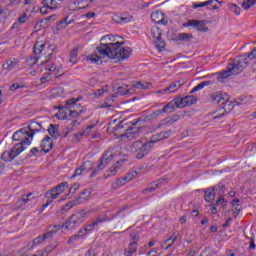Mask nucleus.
Listing matches in <instances>:
<instances>
[{
	"label": "nucleus",
	"mask_w": 256,
	"mask_h": 256,
	"mask_svg": "<svg viewBox=\"0 0 256 256\" xmlns=\"http://www.w3.org/2000/svg\"><path fill=\"white\" fill-rule=\"evenodd\" d=\"M117 39H121V36L113 34L103 36L100 39V45L96 47L97 52L88 55L86 61H91V63L96 64H98L99 61L103 63L102 59H106V57L109 58L113 51V45H115V43L111 41H117Z\"/></svg>",
	"instance_id": "f257e3e1"
},
{
	"label": "nucleus",
	"mask_w": 256,
	"mask_h": 256,
	"mask_svg": "<svg viewBox=\"0 0 256 256\" xmlns=\"http://www.w3.org/2000/svg\"><path fill=\"white\" fill-rule=\"evenodd\" d=\"M247 54L240 55L234 58L229 64L226 70H223L221 73L211 74L203 76L202 79H211L217 75L216 81L223 83L224 79L231 77V75H239L247 67L249 62L247 61Z\"/></svg>",
	"instance_id": "f03ea898"
},
{
	"label": "nucleus",
	"mask_w": 256,
	"mask_h": 256,
	"mask_svg": "<svg viewBox=\"0 0 256 256\" xmlns=\"http://www.w3.org/2000/svg\"><path fill=\"white\" fill-rule=\"evenodd\" d=\"M88 213H91V210H80L74 214H72L68 219H66L64 225L61 227H65L68 231H73L77 229V227L83 224L85 217H87Z\"/></svg>",
	"instance_id": "7ed1b4c3"
},
{
	"label": "nucleus",
	"mask_w": 256,
	"mask_h": 256,
	"mask_svg": "<svg viewBox=\"0 0 256 256\" xmlns=\"http://www.w3.org/2000/svg\"><path fill=\"white\" fill-rule=\"evenodd\" d=\"M112 45V52L110 53L109 59H117L118 61H125L131 57V48H123L121 45H125V41L115 42Z\"/></svg>",
	"instance_id": "20e7f679"
},
{
	"label": "nucleus",
	"mask_w": 256,
	"mask_h": 256,
	"mask_svg": "<svg viewBox=\"0 0 256 256\" xmlns=\"http://www.w3.org/2000/svg\"><path fill=\"white\" fill-rule=\"evenodd\" d=\"M151 149L153 148L150 147L148 142L143 143L141 140L135 141L131 145V151L133 154H135V159H143L147 157V155L151 153Z\"/></svg>",
	"instance_id": "39448f33"
},
{
	"label": "nucleus",
	"mask_w": 256,
	"mask_h": 256,
	"mask_svg": "<svg viewBox=\"0 0 256 256\" xmlns=\"http://www.w3.org/2000/svg\"><path fill=\"white\" fill-rule=\"evenodd\" d=\"M13 141H20V143H17L15 145H19L20 149L22 151H25L27 147L25 145H31V137H29V131H27V128H22L18 131H16L12 136Z\"/></svg>",
	"instance_id": "423d86ee"
},
{
	"label": "nucleus",
	"mask_w": 256,
	"mask_h": 256,
	"mask_svg": "<svg viewBox=\"0 0 256 256\" xmlns=\"http://www.w3.org/2000/svg\"><path fill=\"white\" fill-rule=\"evenodd\" d=\"M91 196V192H88L87 189H83L79 196L70 202H68L66 205H64L61 209V213H66V211H69L71 207H75V205H81V203H85Z\"/></svg>",
	"instance_id": "0eeeda50"
},
{
	"label": "nucleus",
	"mask_w": 256,
	"mask_h": 256,
	"mask_svg": "<svg viewBox=\"0 0 256 256\" xmlns=\"http://www.w3.org/2000/svg\"><path fill=\"white\" fill-rule=\"evenodd\" d=\"M45 42H35L34 44V57L31 56L28 60H27V64L30 65V67H33V65H37L39 59H41V57L39 55H41L43 53V51H45Z\"/></svg>",
	"instance_id": "6e6552de"
},
{
	"label": "nucleus",
	"mask_w": 256,
	"mask_h": 256,
	"mask_svg": "<svg viewBox=\"0 0 256 256\" xmlns=\"http://www.w3.org/2000/svg\"><path fill=\"white\" fill-rule=\"evenodd\" d=\"M23 153V148L19 145H14V147L8 152L4 151L1 155L2 161H5L6 163H11L15 157H18V155H21Z\"/></svg>",
	"instance_id": "1a4fd4ad"
},
{
	"label": "nucleus",
	"mask_w": 256,
	"mask_h": 256,
	"mask_svg": "<svg viewBox=\"0 0 256 256\" xmlns=\"http://www.w3.org/2000/svg\"><path fill=\"white\" fill-rule=\"evenodd\" d=\"M67 187H69V183L68 182H61L60 184H58L56 187L48 190L46 193V197H53V199H58L59 195H61L62 193L65 192V189H67Z\"/></svg>",
	"instance_id": "9d476101"
},
{
	"label": "nucleus",
	"mask_w": 256,
	"mask_h": 256,
	"mask_svg": "<svg viewBox=\"0 0 256 256\" xmlns=\"http://www.w3.org/2000/svg\"><path fill=\"white\" fill-rule=\"evenodd\" d=\"M57 233V230H51L45 234H43L42 236H38L36 237L32 243H28L27 247H29V249H33V247H35V245H41V243L47 241V239H53V235H55Z\"/></svg>",
	"instance_id": "9b49d317"
},
{
	"label": "nucleus",
	"mask_w": 256,
	"mask_h": 256,
	"mask_svg": "<svg viewBox=\"0 0 256 256\" xmlns=\"http://www.w3.org/2000/svg\"><path fill=\"white\" fill-rule=\"evenodd\" d=\"M184 27H194L196 31H200V33H207V31H209V27L205 26V21L203 20H189L184 23Z\"/></svg>",
	"instance_id": "f8f14e48"
},
{
	"label": "nucleus",
	"mask_w": 256,
	"mask_h": 256,
	"mask_svg": "<svg viewBox=\"0 0 256 256\" xmlns=\"http://www.w3.org/2000/svg\"><path fill=\"white\" fill-rule=\"evenodd\" d=\"M209 99L210 101H212V103H217V105H220V107L221 105H223V103H225V105H229V102L227 101V99H229V96L219 91H216L210 94Z\"/></svg>",
	"instance_id": "ddd939ff"
},
{
	"label": "nucleus",
	"mask_w": 256,
	"mask_h": 256,
	"mask_svg": "<svg viewBox=\"0 0 256 256\" xmlns=\"http://www.w3.org/2000/svg\"><path fill=\"white\" fill-rule=\"evenodd\" d=\"M78 101H81V97L71 98L66 101V106H59V111L66 119H69V109H73Z\"/></svg>",
	"instance_id": "4468645a"
},
{
	"label": "nucleus",
	"mask_w": 256,
	"mask_h": 256,
	"mask_svg": "<svg viewBox=\"0 0 256 256\" xmlns=\"http://www.w3.org/2000/svg\"><path fill=\"white\" fill-rule=\"evenodd\" d=\"M33 195V192L23 194L16 202V209H25V207H27V205H29V203L35 199V196Z\"/></svg>",
	"instance_id": "2eb2a0df"
},
{
	"label": "nucleus",
	"mask_w": 256,
	"mask_h": 256,
	"mask_svg": "<svg viewBox=\"0 0 256 256\" xmlns=\"http://www.w3.org/2000/svg\"><path fill=\"white\" fill-rule=\"evenodd\" d=\"M139 131H141V128H135L133 126H128L124 133L121 134V139H127L128 141H132V139H137L139 137Z\"/></svg>",
	"instance_id": "dca6fc26"
},
{
	"label": "nucleus",
	"mask_w": 256,
	"mask_h": 256,
	"mask_svg": "<svg viewBox=\"0 0 256 256\" xmlns=\"http://www.w3.org/2000/svg\"><path fill=\"white\" fill-rule=\"evenodd\" d=\"M198 98L193 95H188L185 97H178V107L183 109V107H191V105H195L197 103Z\"/></svg>",
	"instance_id": "f3484780"
},
{
	"label": "nucleus",
	"mask_w": 256,
	"mask_h": 256,
	"mask_svg": "<svg viewBox=\"0 0 256 256\" xmlns=\"http://www.w3.org/2000/svg\"><path fill=\"white\" fill-rule=\"evenodd\" d=\"M135 177H137V171H133L132 173H129L127 176L119 178L118 180L115 181V183L112 184V187H123V185L129 183V181H133Z\"/></svg>",
	"instance_id": "a211bd4d"
},
{
	"label": "nucleus",
	"mask_w": 256,
	"mask_h": 256,
	"mask_svg": "<svg viewBox=\"0 0 256 256\" xmlns=\"http://www.w3.org/2000/svg\"><path fill=\"white\" fill-rule=\"evenodd\" d=\"M151 19L154 23L158 25H167L168 20L165 19V13L163 11L157 10L151 13Z\"/></svg>",
	"instance_id": "6ab92c4d"
},
{
	"label": "nucleus",
	"mask_w": 256,
	"mask_h": 256,
	"mask_svg": "<svg viewBox=\"0 0 256 256\" xmlns=\"http://www.w3.org/2000/svg\"><path fill=\"white\" fill-rule=\"evenodd\" d=\"M182 85L183 83H181V81H176L174 83H171L168 87L158 90L157 93L162 95H169V93H175L177 89H181Z\"/></svg>",
	"instance_id": "aec40b11"
},
{
	"label": "nucleus",
	"mask_w": 256,
	"mask_h": 256,
	"mask_svg": "<svg viewBox=\"0 0 256 256\" xmlns=\"http://www.w3.org/2000/svg\"><path fill=\"white\" fill-rule=\"evenodd\" d=\"M175 109H181V106H179V97L174 98L168 104H166L162 108V111L169 114L175 112Z\"/></svg>",
	"instance_id": "412c9836"
},
{
	"label": "nucleus",
	"mask_w": 256,
	"mask_h": 256,
	"mask_svg": "<svg viewBox=\"0 0 256 256\" xmlns=\"http://www.w3.org/2000/svg\"><path fill=\"white\" fill-rule=\"evenodd\" d=\"M115 157V154L109 150H107L106 152H104L100 158V167H103L105 169V167H107V165H109L110 162L113 161V158Z\"/></svg>",
	"instance_id": "4be33fe9"
},
{
	"label": "nucleus",
	"mask_w": 256,
	"mask_h": 256,
	"mask_svg": "<svg viewBox=\"0 0 256 256\" xmlns=\"http://www.w3.org/2000/svg\"><path fill=\"white\" fill-rule=\"evenodd\" d=\"M28 129V134L31 140H33V137H35V133H39L41 129H43V126L39 122L32 121L30 122V125L26 127V130Z\"/></svg>",
	"instance_id": "5701e85b"
},
{
	"label": "nucleus",
	"mask_w": 256,
	"mask_h": 256,
	"mask_svg": "<svg viewBox=\"0 0 256 256\" xmlns=\"http://www.w3.org/2000/svg\"><path fill=\"white\" fill-rule=\"evenodd\" d=\"M114 94H112V99H115L118 95H129L131 93V89H127V84H122L121 86L115 85L113 87Z\"/></svg>",
	"instance_id": "b1692460"
},
{
	"label": "nucleus",
	"mask_w": 256,
	"mask_h": 256,
	"mask_svg": "<svg viewBox=\"0 0 256 256\" xmlns=\"http://www.w3.org/2000/svg\"><path fill=\"white\" fill-rule=\"evenodd\" d=\"M40 147L43 153H50V151L53 149V141L49 135L44 137V139L41 141Z\"/></svg>",
	"instance_id": "393cba45"
},
{
	"label": "nucleus",
	"mask_w": 256,
	"mask_h": 256,
	"mask_svg": "<svg viewBox=\"0 0 256 256\" xmlns=\"http://www.w3.org/2000/svg\"><path fill=\"white\" fill-rule=\"evenodd\" d=\"M47 131L52 139H59V137H61V134L59 133V125L50 124Z\"/></svg>",
	"instance_id": "a878e982"
},
{
	"label": "nucleus",
	"mask_w": 256,
	"mask_h": 256,
	"mask_svg": "<svg viewBox=\"0 0 256 256\" xmlns=\"http://www.w3.org/2000/svg\"><path fill=\"white\" fill-rule=\"evenodd\" d=\"M127 127L129 126H127V123H125V120H123L113 127V131L114 133H116V135H119V137H121V135L125 133V129H127Z\"/></svg>",
	"instance_id": "bb28decb"
},
{
	"label": "nucleus",
	"mask_w": 256,
	"mask_h": 256,
	"mask_svg": "<svg viewBox=\"0 0 256 256\" xmlns=\"http://www.w3.org/2000/svg\"><path fill=\"white\" fill-rule=\"evenodd\" d=\"M215 191H217V186L208 188L204 192V199H205V201H207V203H211V201H213V199H215Z\"/></svg>",
	"instance_id": "cd10ccee"
},
{
	"label": "nucleus",
	"mask_w": 256,
	"mask_h": 256,
	"mask_svg": "<svg viewBox=\"0 0 256 256\" xmlns=\"http://www.w3.org/2000/svg\"><path fill=\"white\" fill-rule=\"evenodd\" d=\"M47 51H48V55L46 56L45 60L41 63L42 65H43V63H49V61L53 57V53H55V51H57V45L50 44L48 46Z\"/></svg>",
	"instance_id": "c85d7f7f"
},
{
	"label": "nucleus",
	"mask_w": 256,
	"mask_h": 256,
	"mask_svg": "<svg viewBox=\"0 0 256 256\" xmlns=\"http://www.w3.org/2000/svg\"><path fill=\"white\" fill-rule=\"evenodd\" d=\"M159 141H163V138L161 137V133H156L153 134L150 138L149 141H147L146 143H148L150 145V147L153 149V146L155 145V143H159Z\"/></svg>",
	"instance_id": "c756f323"
},
{
	"label": "nucleus",
	"mask_w": 256,
	"mask_h": 256,
	"mask_svg": "<svg viewBox=\"0 0 256 256\" xmlns=\"http://www.w3.org/2000/svg\"><path fill=\"white\" fill-rule=\"evenodd\" d=\"M57 245H59V244H55V245L51 244V245H48V246L45 248V250H42V251L38 252V253L35 254L34 256H47V255H49V253H51V251H53L54 249L57 248Z\"/></svg>",
	"instance_id": "7c9ffc66"
},
{
	"label": "nucleus",
	"mask_w": 256,
	"mask_h": 256,
	"mask_svg": "<svg viewBox=\"0 0 256 256\" xmlns=\"http://www.w3.org/2000/svg\"><path fill=\"white\" fill-rule=\"evenodd\" d=\"M17 67V62L12 59L6 60V63L3 64L2 69L5 71H11V69H15Z\"/></svg>",
	"instance_id": "2f4dec72"
},
{
	"label": "nucleus",
	"mask_w": 256,
	"mask_h": 256,
	"mask_svg": "<svg viewBox=\"0 0 256 256\" xmlns=\"http://www.w3.org/2000/svg\"><path fill=\"white\" fill-rule=\"evenodd\" d=\"M227 108L226 107H222L217 109L213 114L215 115L213 117V119H221V117H225V115H227Z\"/></svg>",
	"instance_id": "473e14b6"
},
{
	"label": "nucleus",
	"mask_w": 256,
	"mask_h": 256,
	"mask_svg": "<svg viewBox=\"0 0 256 256\" xmlns=\"http://www.w3.org/2000/svg\"><path fill=\"white\" fill-rule=\"evenodd\" d=\"M191 39H193V34L191 33H179L176 36L177 41H190Z\"/></svg>",
	"instance_id": "72a5a7b5"
},
{
	"label": "nucleus",
	"mask_w": 256,
	"mask_h": 256,
	"mask_svg": "<svg viewBox=\"0 0 256 256\" xmlns=\"http://www.w3.org/2000/svg\"><path fill=\"white\" fill-rule=\"evenodd\" d=\"M89 162H84L81 167L77 168L74 172V174L71 176V179H75V177H80V175H83V171L87 169L86 165Z\"/></svg>",
	"instance_id": "f704fd0d"
},
{
	"label": "nucleus",
	"mask_w": 256,
	"mask_h": 256,
	"mask_svg": "<svg viewBox=\"0 0 256 256\" xmlns=\"http://www.w3.org/2000/svg\"><path fill=\"white\" fill-rule=\"evenodd\" d=\"M151 35L155 40H157L160 39L161 35H163V32L159 27H153L151 28Z\"/></svg>",
	"instance_id": "c9c22d12"
},
{
	"label": "nucleus",
	"mask_w": 256,
	"mask_h": 256,
	"mask_svg": "<svg viewBox=\"0 0 256 256\" xmlns=\"http://www.w3.org/2000/svg\"><path fill=\"white\" fill-rule=\"evenodd\" d=\"M154 43L158 51H163V49H165V40L162 37H160V39L154 40Z\"/></svg>",
	"instance_id": "e433bc0d"
},
{
	"label": "nucleus",
	"mask_w": 256,
	"mask_h": 256,
	"mask_svg": "<svg viewBox=\"0 0 256 256\" xmlns=\"http://www.w3.org/2000/svg\"><path fill=\"white\" fill-rule=\"evenodd\" d=\"M174 120L171 119V117H167L165 119L162 120V123H160L158 125V129H161L162 127H170V125H173V122Z\"/></svg>",
	"instance_id": "4c0bfd02"
},
{
	"label": "nucleus",
	"mask_w": 256,
	"mask_h": 256,
	"mask_svg": "<svg viewBox=\"0 0 256 256\" xmlns=\"http://www.w3.org/2000/svg\"><path fill=\"white\" fill-rule=\"evenodd\" d=\"M107 221V216H98L91 224L90 227H97L100 223Z\"/></svg>",
	"instance_id": "58836bf2"
},
{
	"label": "nucleus",
	"mask_w": 256,
	"mask_h": 256,
	"mask_svg": "<svg viewBox=\"0 0 256 256\" xmlns=\"http://www.w3.org/2000/svg\"><path fill=\"white\" fill-rule=\"evenodd\" d=\"M256 3V0H244L242 3V7L247 10V9H251V7H253Z\"/></svg>",
	"instance_id": "ea45409f"
},
{
	"label": "nucleus",
	"mask_w": 256,
	"mask_h": 256,
	"mask_svg": "<svg viewBox=\"0 0 256 256\" xmlns=\"http://www.w3.org/2000/svg\"><path fill=\"white\" fill-rule=\"evenodd\" d=\"M216 189H219L218 191L219 197H225V191H227V188L225 187V185H223V183H219L216 186Z\"/></svg>",
	"instance_id": "a19ab883"
},
{
	"label": "nucleus",
	"mask_w": 256,
	"mask_h": 256,
	"mask_svg": "<svg viewBox=\"0 0 256 256\" xmlns=\"http://www.w3.org/2000/svg\"><path fill=\"white\" fill-rule=\"evenodd\" d=\"M229 8L232 13H235V15H241V7L237 4H229Z\"/></svg>",
	"instance_id": "79ce46f5"
},
{
	"label": "nucleus",
	"mask_w": 256,
	"mask_h": 256,
	"mask_svg": "<svg viewBox=\"0 0 256 256\" xmlns=\"http://www.w3.org/2000/svg\"><path fill=\"white\" fill-rule=\"evenodd\" d=\"M45 199H47V202L42 205L41 211H43L46 207H49L50 203L55 201V198L53 196H47V192L44 195Z\"/></svg>",
	"instance_id": "37998d69"
},
{
	"label": "nucleus",
	"mask_w": 256,
	"mask_h": 256,
	"mask_svg": "<svg viewBox=\"0 0 256 256\" xmlns=\"http://www.w3.org/2000/svg\"><path fill=\"white\" fill-rule=\"evenodd\" d=\"M105 168L103 166H101V164H98L96 169H94L92 171V173L90 174V179H93V177H97V175H99L100 171H103Z\"/></svg>",
	"instance_id": "c03bdc74"
},
{
	"label": "nucleus",
	"mask_w": 256,
	"mask_h": 256,
	"mask_svg": "<svg viewBox=\"0 0 256 256\" xmlns=\"http://www.w3.org/2000/svg\"><path fill=\"white\" fill-rule=\"evenodd\" d=\"M132 19H133V16L129 14L120 15V23H130Z\"/></svg>",
	"instance_id": "a18cd8bd"
},
{
	"label": "nucleus",
	"mask_w": 256,
	"mask_h": 256,
	"mask_svg": "<svg viewBox=\"0 0 256 256\" xmlns=\"http://www.w3.org/2000/svg\"><path fill=\"white\" fill-rule=\"evenodd\" d=\"M67 19H69V16H66L65 18H63L58 23V27H60L61 29H65V27H67V25H71V21H67Z\"/></svg>",
	"instance_id": "49530a36"
},
{
	"label": "nucleus",
	"mask_w": 256,
	"mask_h": 256,
	"mask_svg": "<svg viewBox=\"0 0 256 256\" xmlns=\"http://www.w3.org/2000/svg\"><path fill=\"white\" fill-rule=\"evenodd\" d=\"M77 56H78L77 49L72 50L70 52V59H69L70 63H74V64L77 63Z\"/></svg>",
	"instance_id": "de8ad7c7"
},
{
	"label": "nucleus",
	"mask_w": 256,
	"mask_h": 256,
	"mask_svg": "<svg viewBox=\"0 0 256 256\" xmlns=\"http://www.w3.org/2000/svg\"><path fill=\"white\" fill-rule=\"evenodd\" d=\"M83 113V110H80V112H77V110H68V117H72V118H77L79 117V115H81Z\"/></svg>",
	"instance_id": "09e8293b"
},
{
	"label": "nucleus",
	"mask_w": 256,
	"mask_h": 256,
	"mask_svg": "<svg viewBox=\"0 0 256 256\" xmlns=\"http://www.w3.org/2000/svg\"><path fill=\"white\" fill-rule=\"evenodd\" d=\"M227 102H228L227 105L225 103H222V105L220 107H226L227 113H229L230 111H233L235 104H233V102L229 101V99H227Z\"/></svg>",
	"instance_id": "8fccbe9b"
},
{
	"label": "nucleus",
	"mask_w": 256,
	"mask_h": 256,
	"mask_svg": "<svg viewBox=\"0 0 256 256\" xmlns=\"http://www.w3.org/2000/svg\"><path fill=\"white\" fill-rule=\"evenodd\" d=\"M119 164H121V161H117L116 164L110 167L108 173H110L111 175H115V173H117V169H119Z\"/></svg>",
	"instance_id": "3c124183"
},
{
	"label": "nucleus",
	"mask_w": 256,
	"mask_h": 256,
	"mask_svg": "<svg viewBox=\"0 0 256 256\" xmlns=\"http://www.w3.org/2000/svg\"><path fill=\"white\" fill-rule=\"evenodd\" d=\"M113 101H115V98H112L108 101L100 105L101 109H109V107H113Z\"/></svg>",
	"instance_id": "603ef678"
},
{
	"label": "nucleus",
	"mask_w": 256,
	"mask_h": 256,
	"mask_svg": "<svg viewBox=\"0 0 256 256\" xmlns=\"http://www.w3.org/2000/svg\"><path fill=\"white\" fill-rule=\"evenodd\" d=\"M138 245H139V243L137 241L130 242V244L128 246V251L135 250V253H137V246Z\"/></svg>",
	"instance_id": "864d4df0"
},
{
	"label": "nucleus",
	"mask_w": 256,
	"mask_h": 256,
	"mask_svg": "<svg viewBox=\"0 0 256 256\" xmlns=\"http://www.w3.org/2000/svg\"><path fill=\"white\" fill-rule=\"evenodd\" d=\"M171 133H173V131L171 130H167V131H162L160 132V135L162 137V140L163 139H169V137H171Z\"/></svg>",
	"instance_id": "5fc2aeb1"
},
{
	"label": "nucleus",
	"mask_w": 256,
	"mask_h": 256,
	"mask_svg": "<svg viewBox=\"0 0 256 256\" xmlns=\"http://www.w3.org/2000/svg\"><path fill=\"white\" fill-rule=\"evenodd\" d=\"M246 56L248 57V59H250L251 61H253V59H256V47H254L250 53L246 54Z\"/></svg>",
	"instance_id": "6e6d98bb"
},
{
	"label": "nucleus",
	"mask_w": 256,
	"mask_h": 256,
	"mask_svg": "<svg viewBox=\"0 0 256 256\" xmlns=\"http://www.w3.org/2000/svg\"><path fill=\"white\" fill-rule=\"evenodd\" d=\"M205 86H203L202 82L198 85H196L191 91L190 95H193V93H197V91H201Z\"/></svg>",
	"instance_id": "4d7b16f0"
},
{
	"label": "nucleus",
	"mask_w": 256,
	"mask_h": 256,
	"mask_svg": "<svg viewBox=\"0 0 256 256\" xmlns=\"http://www.w3.org/2000/svg\"><path fill=\"white\" fill-rule=\"evenodd\" d=\"M107 91H109V86L105 85L101 89L97 90L96 95H98V96L103 95V93H107Z\"/></svg>",
	"instance_id": "13d9d810"
},
{
	"label": "nucleus",
	"mask_w": 256,
	"mask_h": 256,
	"mask_svg": "<svg viewBox=\"0 0 256 256\" xmlns=\"http://www.w3.org/2000/svg\"><path fill=\"white\" fill-rule=\"evenodd\" d=\"M77 239H81V238H80V236H79L78 234H74V235H72V236L69 238L67 244H68V245H71V243H75V241H77Z\"/></svg>",
	"instance_id": "bf43d9fd"
},
{
	"label": "nucleus",
	"mask_w": 256,
	"mask_h": 256,
	"mask_svg": "<svg viewBox=\"0 0 256 256\" xmlns=\"http://www.w3.org/2000/svg\"><path fill=\"white\" fill-rule=\"evenodd\" d=\"M139 238H140V236H139V233H137V232H133L130 234V239L132 242L136 241V243H138Z\"/></svg>",
	"instance_id": "052dcab7"
},
{
	"label": "nucleus",
	"mask_w": 256,
	"mask_h": 256,
	"mask_svg": "<svg viewBox=\"0 0 256 256\" xmlns=\"http://www.w3.org/2000/svg\"><path fill=\"white\" fill-rule=\"evenodd\" d=\"M208 5H211V2H209V0L206 2H201L199 4H194L193 7L194 9H197L199 7H207Z\"/></svg>",
	"instance_id": "680f3d73"
},
{
	"label": "nucleus",
	"mask_w": 256,
	"mask_h": 256,
	"mask_svg": "<svg viewBox=\"0 0 256 256\" xmlns=\"http://www.w3.org/2000/svg\"><path fill=\"white\" fill-rule=\"evenodd\" d=\"M153 119H156V118L152 112L150 115L144 116L143 121H144V123H148V121H153Z\"/></svg>",
	"instance_id": "e2e57ef3"
},
{
	"label": "nucleus",
	"mask_w": 256,
	"mask_h": 256,
	"mask_svg": "<svg viewBox=\"0 0 256 256\" xmlns=\"http://www.w3.org/2000/svg\"><path fill=\"white\" fill-rule=\"evenodd\" d=\"M77 191H79V184H73V186H71L69 193H77Z\"/></svg>",
	"instance_id": "0e129e2a"
},
{
	"label": "nucleus",
	"mask_w": 256,
	"mask_h": 256,
	"mask_svg": "<svg viewBox=\"0 0 256 256\" xmlns=\"http://www.w3.org/2000/svg\"><path fill=\"white\" fill-rule=\"evenodd\" d=\"M39 153V149L37 147H34L30 150V153L28 154V157H33Z\"/></svg>",
	"instance_id": "69168bd1"
},
{
	"label": "nucleus",
	"mask_w": 256,
	"mask_h": 256,
	"mask_svg": "<svg viewBox=\"0 0 256 256\" xmlns=\"http://www.w3.org/2000/svg\"><path fill=\"white\" fill-rule=\"evenodd\" d=\"M23 86L19 85V83H14L10 86L11 91H17V89H22Z\"/></svg>",
	"instance_id": "338daca9"
},
{
	"label": "nucleus",
	"mask_w": 256,
	"mask_h": 256,
	"mask_svg": "<svg viewBox=\"0 0 256 256\" xmlns=\"http://www.w3.org/2000/svg\"><path fill=\"white\" fill-rule=\"evenodd\" d=\"M85 131H83V132H79V133H76L75 135H74V141H79V139L81 138V137H83V135H85Z\"/></svg>",
	"instance_id": "774afa93"
}]
</instances>
